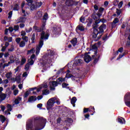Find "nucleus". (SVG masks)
Returning a JSON list of instances; mask_svg holds the SVG:
<instances>
[{
    "instance_id": "nucleus-1",
    "label": "nucleus",
    "mask_w": 130,
    "mask_h": 130,
    "mask_svg": "<svg viewBox=\"0 0 130 130\" xmlns=\"http://www.w3.org/2000/svg\"><path fill=\"white\" fill-rule=\"evenodd\" d=\"M106 29V25L103 24L99 27V30L97 29V27L93 28V33L92 35L93 38L96 39V40H99L102 36L103 33L104 32V30Z\"/></svg>"
},
{
    "instance_id": "nucleus-2",
    "label": "nucleus",
    "mask_w": 130,
    "mask_h": 130,
    "mask_svg": "<svg viewBox=\"0 0 130 130\" xmlns=\"http://www.w3.org/2000/svg\"><path fill=\"white\" fill-rule=\"evenodd\" d=\"M48 37H49V34H48V31H46V32L43 31L41 34V39L40 41V43L39 45L37 46L36 48V54L38 55L39 54V52H40V49L42 47L43 45V39H48Z\"/></svg>"
},
{
    "instance_id": "nucleus-3",
    "label": "nucleus",
    "mask_w": 130,
    "mask_h": 130,
    "mask_svg": "<svg viewBox=\"0 0 130 130\" xmlns=\"http://www.w3.org/2000/svg\"><path fill=\"white\" fill-rule=\"evenodd\" d=\"M102 16V14L101 13H96L94 16V14L92 15V18L95 20V22L92 25L93 28H98L99 26V24L100 23V21L99 19H100V17Z\"/></svg>"
},
{
    "instance_id": "nucleus-4",
    "label": "nucleus",
    "mask_w": 130,
    "mask_h": 130,
    "mask_svg": "<svg viewBox=\"0 0 130 130\" xmlns=\"http://www.w3.org/2000/svg\"><path fill=\"white\" fill-rule=\"evenodd\" d=\"M54 103H55V99L53 98L48 100L47 103V108L48 110L52 108Z\"/></svg>"
},
{
    "instance_id": "nucleus-5",
    "label": "nucleus",
    "mask_w": 130,
    "mask_h": 130,
    "mask_svg": "<svg viewBox=\"0 0 130 130\" xmlns=\"http://www.w3.org/2000/svg\"><path fill=\"white\" fill-rule=\"evenodd\" d=\"M49 53L50 54V55H49L48 56V58L46 57V59L47 61V62H48V63H51L52 61V59H50L49 57H51L52 58V56H53V55H54V54H55V53L54 52V51L51 50H49Z\"/></svg>"
},
{
    "instance_id": "nucleus-6",
    "label": "nucleus",
    "mask_w": 130,
    "mask_h": 130,
    "mask_svg": "<svg viewBox=\"0 0 130 130\" xmlns=\"http://www.w3.org/2000/svg\"><path fill=\"white\" fill-rule=\"evenodd\" d=\"M33 128V121L29 120L26 124L27 130H32Z\"/></svg>"
},
{
    "instance_id": "nucleus-7",
    "label": "nucleus",
    "mask_w": 130,
    "mask_h": 130,
    "mask_svg": "<svg viewBox=\"0 0 130 130\" xmlns=\"http://www.w3.org/2000/svg\"><path fill=\"white\" fill-rule=\"evenodd\" d=\"M50 85V88L51 89V90H55V87H56V86H57V85H58V82L57 83V82L56 81H52V82H50L49 83Z\"/></svg>"
},
{
    "instance_id": "nucleus-8",
    "label": "nucleus",
    "mask_w": 130,
    "mask_h": 130,
    "mask_svg": "<svg viewBox=\"0 0 130 130\" xmlns=\"http://www.w3.org/2000/svg\"><path fill=\"white\" fill-rule=\"evenodd\" d=\"M84 59L85 62H87V63H88V62H90V61H91V60H92V58L90 55L88 54V53H85Z\"/></svg>"
},
{
    "instance_id": "nucleus-9",
    "label": "nucleus",
    "mask_w": 130,
    "mask_h": 130,
    "mask_svg": "<svg viewBox=\"0 0 130 130\" xmlns=\"http://www.w3.org/2000/svg\"><path fill=\"white\" fill-rule=\"evenodd\" d=\"M36 59V57L35 56V54H32L29 59L28 60V62L29 63L30 66H32L34 63V60Z\"/></svg>"
},
{
    "instance_id": "nucleus-10",
    "label": "nucleus",
    "mask_w": 130,
    "mask_h": 130,
    "mask_svg": "<svg viewBox=\"0 0 130 130\" xmlns=\"http://www.w3.org/2000/svg\"><path fill=\"white\" fill-rule=\"evenodd\" d=\"M78 2L73 1V0H66V5L67 6H73V5H78Z\"/></svg>"
},
{
    "instance_id": "nucleus-11",
    "label": "nucleus",
    "mask_w": 130,
    "mask_h": 130,
    "mask_svg": "<svg viewBox=\"0 0 130 130\" xmlns=\"http://www.w3.org/2000/svg\"><path fill=\"white\" fill-rule=\"evenodd\" d=\"M26 17L20 16L18 19L16 20V23L17 24L19 23H25V22H26Z\"/></svg>"
},
{
    "instance_id": "nucleus-12",
    "label": "nucleus",
    "mask_w": 130,
    "mask_h": 130,
    "mask_svg": "<svg viewBox=\"0 0 130 130\" xmlns=\"http://www.w3.org/2000/svg\"><path fill=\"white\" fill-rule=\"evenodd\" d=\"M83 62H84L83 60L81 59H78L75 60V62L74 63V66H81Z\"/></svg>"
},
{
    "instance_id": "nucleus-13",
    "label": "nucleus",
    "mask_w": 130,
    "mask_h": 130,
    "mask_svg": "<svg viewBox=\"0 0 130 130\" xmlns=\"http://www.w3.org/2000/svg\"><path fill=\"white\" fill-rule=\"evenodd\" d=\"M44 127V126L43 124H37V125H35V130H40L42 129Z\"/></svg>"
},
{
    "instance_id": "nucleus-14",
    "label": "nucleus",
    "mask_w": 130,
    "mask_h": 130,
    "mask_svg": "<svg viewBox=\"0 0 130 130\" xmlns=\"http://www.w3.org/2000/svg\"><path fill=\"white\" fill-rule=\"evenodd\" d=\"M119 22V20L118 18H115L113 20V22H112V28H114L116 26V24Z\"/></svg>"
},
{
    "instance_id": "nucleus-15",
    "label": "nucleus",
    "mask_w": 130,
    "mask_h": 130,
    "mask_svg": "<svg viewBox=\"0 0 130 130\" xmlns=\"http://www.w3.org/2000/svg\"><path fill=\"white\" fill-rule=\"evenodd\" d=\"M6 98H7V94L1 93L0 94V103L4 101V100H5Z\"/></svg>"
},
{
    "instance_id": "nucleus-16",
    "label": "nucleus",
    "mask_w": 130,
    "mask_h": 130,
    "mask_svg": "<svg viewBox=\"0 0 130 130\" xmlns=\"http://www.w3.org/2000/svg\"><path fill=\"white\" fill-rule=\"evenodd\" d=\"M37 99L36 98V96L34 95L31 96L28 99V102H33V101H36Z\"/></svg>"
},
{
    "instance_id": "nucleus-17",
    "label": "nucleus",
    "mask_w": 130,
    "mask_h": 130,
    "mask_svg": "<svg viewBox=\"0 0 130 130\" xmlns=\"http://www.w3.org/2000/svg\"><path fill=\"white\" fill-rule=\"evenodd\" d=\"M98 45V44H94L92 46V49L94 50V54H97V49L98 47L97 46Z\"/></svg>"
},
{
    "instance_id": "nucleus-18",
    "label": "nucleus",
    "mask_w": 130,
    "mask_h": 130,
    "mask_svg": "<svg viewBox=\"0 0 130 130\" xmlns=\"http://www.w3.org/2000/svg\"><path fill=\"white\" fill-rule=\"evenodd\" d=\"M66 81V78H62V77H60L57 79V82H58V84H60L61 83H62V82H65Z\"/></svg>"
},
{
    "instance_id": "nucleus-19",
    "label": "nucleus",
    "mask_w": 130,
    "mask_h": 130,
    "mask_svg": "<svg viewBox=\"0 0 130 130\" xmlns=\"http://www.w3.org/2000/svg\"><path fill=\"white\" fill-rule=\"evenodd\" d=\"M37 19H40L42 17V12L41 11H39L36 15Z\"/></svg>"
},
{
    "instance_id": "nucleus-20",
    "label": "nucleus",
    "mask_w": 130,
    "mask_h": 130,
    "mask_svg": "<svg viewBox=\"0 0 130 130\" xmlns=\"http://www.w3.org/2000/svg\"><path fill=\"white\" fill-rule=\"evenodd\" d=\"M76 101H77V98L76 97H73L71 100V104L73 105V107H75L76 106Z\"/></svg>"
},
{
    "instance_id": "nucleus-21",
    "label": "nucleus",
    "mask_w": 130,
    "mask_h": 130,
    "mask_svg": "<svg viewBox=\"0 0 130 130\" xmlns=\"http://www.w3.org/2000/svg\"><path fill=\"white\" fill-rule=\"evenodd\" d=\"M0 120L2 122V123H4V122L6 121V117H5L3 115H0Z\"/></svg>"
},
{
    "instance_id": "nucleus-22",
    "label": "nucleus",
    "mask_w": 130,
    "mask_h": 130,
    "mask_svg": "<svg viewBox=\"0 0 130 130\" xmlns=\"http://www.w3.org/2000/svg\"><path fill=\"white\" fill-rule=\"evenodd\" d=\"M10 61H9V63H13L15 62V58H14V56L13 55L10 56Z\"/></svg>"
},
{
    "instance_id": "nucleus-23",
    "label": "nucleus",
    "mask_w": 130,
    "mask_h": 130,
    "mask_svg": "<svg viewBox=\"0 0 130 130\" xmlns=\"http://www.w3.org/2000/svg\"><path fill=\"white\" fill-rule=\"evenodd\" d=\"M71 42L73 46H75L77 43V38H74Z\"/></svg>"
},
{
    "instance_id": "nucleus-24",
    "label": "nucleus",
    "mask_w": 130,
    "mask_h": 130,
    "mask_svg": "<svg viewBox=\"0 0 130 130\" xmlns=\"http://www.w3.org/2000/svg\"><path fill=\"white\" fill-rule=\"evenodd\" d=\"M27 3L25 4L26 6H32V4L33 3V1L32 0H26Z\"/></svg>"
},
{
    "instance_id": "nucleus-25",
    "label": "nucleus",
    "mask_w": 130,
    "mask_h": 130,
    "mask_svg": "<svg viewBox=\"0 0 130 130\" xmlns=\"http://www.w3.org/2000/svg\"><path fill=\"white\" fill-rule=\"evenodd\" d=\"M36 5V8H40L41 6H42L43 3L42 2H36L35 3Z\"/></svg>"
},
{
    "instance_id": "nucleus-26",
    "label": "nucleus",
    "mask_w": 130,
    "mask_h": 130,
    "mask_svg": "<svg viewBox=\"0 0 130 130\" xmlns=\"http://www.w3.org/2000/svg\"><path fill=\"white\" fill-rule=\"evenodd\" d=\"M57 32H58V29H57V27L54 26L53 27V33H54V34H57Z\"/></svg>"
},
{
    "instance_id": "nucleus-27",
    "label": "nucleus",
    "mask_w": 130,
    "mask_h": 130,
    "mask_svg": "<svg viewBox=\"0 0 130 130\" xmlns=\"http://www.w3.org/2000/svg\"><path fill=\"white\" fill-rule=\"evenodd\" d=\"M12 72H8L6 74V77L7 79H11L12 77Z\"/></svg>"
},
{
    "instance_id": "nucleus-28",
    "label": "nucleus",
    "mask_w": 130,
    "mask_h": 130,
    "mask_svg": "<svg viewBox=\"0 0 130 130\" xmlns=\"http://www.w3.org/2000/svg\"><path fill=\"white\" fill-rule=\"evenodd\" d=\"M19 44L20 47H24V46L26 45V43L24 41H21Z\"/></svg>"
},
{
    "instance_id": "nucleus-29",
    "label": "nucleus",
    "mask_w": 130,
    "mask_h": 130,
    "mask_svg": "<svg viewBox=\"0 0 130 130\" xmlns=\"http://www.w3.org/2000/svg\"><path fill=\"white\" fill-rule=\"evenodd\" d=\"M13 11H19V5L16 4L14 6Z\"/></svg>"
},
{
    "instance_id": "nucleus-30",
    "label": "nucleus",
    "mask_w": 130,
    "mask_h": 130,
    "mask_svg": "<svg viewBox=\"0 0 130 130\" xmlns=\"http://www.w3.org/2000/svg\"><path fill=\"white\" fill-rule=\"evenodd\" d=\"M22 39L24 42H28V40H29V38L25 36L24 37H22Z\"/></svg>"
},
{
    "instance_id": "nucleus-31",
    "label": "nucleus",
    "mask_w": 130,
    "mask_h": 130,
    "mask_svg": "<svg viewBox=\"0 0 130 130\" xmlns=\"http://www.w3.org/2000/svg\"><path fill=\"white\" fill-rule=\"evenodd\" d=\"M118 121L121 124L123 123V122H125V120L123 118H118Z\"/></svg>"
},
{
    "instance_id": "nucleus-32",
    "label": "nucleus",
    "mask_w": 130,
    "mask_h": 130,
    "mask_svg": "<svg viewBox=\"0 0 130 130\" xmlns=\"http://www.w3.org/2000/svg\"><path fill=\"white\" fill-rule=\"evenodd\" d=\"M70 70H68L67 71V74H66V78H72V77H73V75L71 74H70Z\"/></svg>"
},
{
    "instance_id": "nucleus-33",
    "label": "nucleus",
    "mask_w": 130,
    "mask_h": 130,
    "mask_svg": "<svg viewBox=\"0 0 130 130\" xmlns=\"http://www.w3.org/2000/svg\"><path fill=\"white\" fill-rule=\"evenodd\" d=\"M31 43L35 42V34H33L31 37Z\"/></svg>"
},
{
    "instance_id": "nucleus-34",
    "label": "nucleus",
    "mask_w": 130,
    "mask_h": 130,
    "mask_svg": "<svg viewBox=\"0 0 130 130\" xmlns=\"http://www.w3.org/2000/svg\"><path fill=\"white\" fill-rule=\"evenodd\" d=\"M49 94V90L45 89L43 90V95H48Z\"/></svg>"
},
{
    "instance_id": "nucleus-35",
    "label": "nucleus",
    "mask_w": 130,
    "mask_h": 130,
    "mask_svg": "<svg viewBox=\"0 0 130 130\" xmlns=\"http://www.w3.org/2000/svg\"><path fill=\"white\" fill-rule=\"evenodd\" d=\"M26 62V58L25 57H22L21 59V65L23 66L25 63Z\"/></svg>"
},
{
    "instance_id": "nucleus-36",
    "label": "nucleus",
    "mask_w": 130,
    "mask_h": 130,
    "mask_svg": "<svg viewBox=\"0 0 130 130\" xmlns=\"http://www.w3.org/2000/svg\"><path fill=\"white\" fill-rule=\"evenodd\" d=\"M116 13L117 16H119V15H120V14H121V9H116Z\"/></svg>"
},
{
    "instance_id": "nucleus-37",
    "label": "nucleus",
    "mask_w": 130,
    "mask_h": 130,
    "mask_svg": "<svg viewBox=\"0 0 130 130\" xmlns=\"http://www.w3.org/2000/svg\"><path fill=\"white\" fill-rule=\"evenodd\" d=\"M77 28L79 29V30H80V31H84L85 29L84 27L81 25L78 26Z\"/></svg>"
},
{
    "instance_id": "nucleus-38",
    "label": "nucleus",
    "mask_w": 130,
    "mask_h": 130,
    "mask_svg": "<svg viewBox=\"0 0 130 130\" xmlns=\"http://www.w3.org/2000/svg\"><path fill=\"white\" fill-rule=\"evenodd\" d=\"M104 11V8L101 7L99 9V12L98 13V14H102V13H103V11Z\"/></svg>"
},
{
    "instance_id": "nucleus-39",
    "label": "nucleus",
    "mask_w": 130,
    "mask_h": 130,
    "mask_svg": "<svg viewBox=\"0 0 130 130\" xmlns=\"http://www.w3.org/2000/svg\"><path fill=\"white\" fill-rule=\"evenodd\" d=\"M7 108H8V111H12V105L8 104Z\"/></svg>"
},
{
    "instance_id": "nucleus-40",
    "label": "nucleus",
    "mask_w": 130,
    "mask_h": 130,
    "mask_svg": "<svg viewBox=\"0 0 130 130\" xmlns=\"http://www.w3.org/2000/svg\"><path fill=\"white\" fill-rule=\"evenodd\" d=\"M21 100H22V99L21 98H18V99H16L15 100L14 102H15V103L16 104H19V103H20L19 101H21Z\"/></svg>"
},
{
    "instance_id": "nucleus-41",
    "label": "nucleus",
    "mask_w": 130,
    "mask_h": 130,
    "mask_svg": "<svg viewBox=\"0 0 130 130\" xmlns=\"http://www.w3.org/2000/svg\"><path fill=\"white\" fill-rule=\"evenodd\" d=\"M16 81L17 83H20L21 78L20 77V76H17L16 77Z\"/></svg>"
},
{
    "instance_id": "nucleus-42",
    "label": "nucleus",
    "mask_w": 130,
    "mask_h": 130,
    "mask_svg": "<svg viewBox=\"0 0 130 130\" xmlns=\"http://www.w3.org/2000/svg\"><path fill=\"white\" fill-rule=\"evenodd\" d=\"M15 41L17 44H19L21 42V38H17L16 39Z\"/></svg>"
},
{
    "instance_id": "nucleus-43",
    "label": "nucleus",
    "mask_w": 130,
    "mask_h": 130,
    "mask_svg": "<svg viewBox=\"0 0 130 130\" xmlns=\"http://www.w3.org/2000/svg\"><path fill=\"white\" fill-rule=\"evenodd\" d=\"M29 68H30V65L29 64V63L26 64L25 66V71H28Z\"/></svg>"
},
{
    "instance_id": "nucleus-44",
    "label": "nucleus",
    "mask_w": 130,
    "mask_h": 130,
    "mask_svg": "<svg viewBox=\"0 0 130 130\" xmlns=\"http://www.w3.org/2000/svg\"><path fill=\"white\" fill-rule=\"evenodd\" d=\"M68 86H69V84H68V83H63L62 84V88H67L68 87Z\"/></svg>"
},
{
    "instance_id": "nucleus-45",
    "label": "nucleus",
    "mask_w": 130,
    "mask_h": 130,
    "mask_svg": "<svg viewBox=\"0 0 130 130\" xmlns=\"http://www.w3.org/2000/svg\"><path fill=\"white\" fill-rule=\"evenodd\" d=\"M123 4V2L122 1H121L118 5V7L119 9H120L121 7H122V5Z\"/></svg>"
},
{
    "instance_id": "nucleus-46",
    "label": "nucleus",
    "mask_w": 130,
    "mask_h": 130,
    "mask_svg": "<svg viewBox=\"0 0 130 130\" xmlns=\"http://www.w3.org/2000/svg\"><path fill=\"white\" fill-rule=\"evenodd\" d=\"M47 18H48V14H47V13H46L44 15L43 20H45V21H46V20H47Z\"/></svg>"
},
{
    "instance_id": "nucleus-47",
    "label": "nucleus",
    "mask_w": 130,
    "mask_h": 130,
    "mask_svg": "<svg viewBox=\"0 0 130 130\" xmlns=\"http://www.w3.org/2000/svg\"><path fill=\"white\" fill-rule=\"evenodd\" d=\"M22 16H23V17H26V11L23 9H22Z\"/></svg>"
},
{
    "instance_id": "nucleus-48",
    "label": "nucleus",
    "mask_w": 130,
    "mask_h": 130,
    "mask_svg": "<svg viewBox=\"0 0 130 130\" xmlns=\"http://www.w3.org/2000/svg\"><path fill=\"white\" fill-rule=\"evenodd\" d=\"M127 97L130 98V93L128 94H126L124 96L125 100H127Z\"/></svg>"
},
{
    "instance_id": "nucleus-49",
    "label": "nucleus",
    "mask_w": 130,
    "mask_h": 130,
    "mask_svg": "<svg viewBox=\"0 0 130 130\" xmlns=\"http://www.w3.org/2000/svg\"><path fill=\"white\" fill-rule=\"evenodd\" d=\"M14 49L15 48H14L13 46H12L11 47L8 49V51L12 52V51H14Z\"/></svg>"
},
{
    "instance_id": "nucleus-50",
    "label": "nucleus",
    "mask_w": 130,
    "mask_h": 130,
    "mask_svg": "<svg viewBox=\"0 0 130 130\" xmlns=\"http://www.w3.org/2000/svg\"><path fill=\"white\" fill-rule=\"evenodd\" d=\"M15 31H18L19 30V25H15L13 28Z\"/></svg>"
},
{
    "instance_id": "nucleus-51",
    "label": "nucleus",
    "mask_w": 130,
    "mask_h": 130,
    "mask_svg": "<svg viewBox=\"0 0 130 130\" xmlns=\"http://www.w3.org/2000/svg\"><path fill=\"white\" fill-rule=\"evenodd\" d=\"M21 35L22 36V37L26 36V32H25V31H22L21 32Z\"/></svg>"
},
{
    "instance_id": "nucleus-52",
    "label": "nucleus",
    "mask_w": 130,
    "mask_h": 130,
    "mask_svg": "<svg viewBox=\"0 0 130 130\" xmlns=\"http://www.w3.org/2000/svg\"><path fill=\"white\" fill-rule=\"evenodd\" d=\"M1 110L4 112L5 111V109H6V107H5V106L4 105H1Z\"/></svg>"
},
{
    "instance_id": "nucleus-53",
    "label": "nucleus",
    "mask_w": 130,
    "mask_h": 130,
    "mask_svg": "<svg viewBox=\"0 0 130 130\" xmlns=\"http://www.w3.org/2000/svg\"><path fill=\"white\" fill-rule=\"evenodd\" d=\"M9 64H11V63H9V62H8V63H5L4 64V66H3V69H5V68H6V67H9Z\"/></svg>"
},
{
    "instance_id": "nucleus-54",
    "label": "nucleus",
    "mask_w": 130,
    "mask_h": 130,
    "mask_svg": "<svg viewBox=\"0 0 130 130\" xmlns=\"http://www.w3.org/2000/svg\"><path fill=\"white\" fill-rule=\"evenodd\" d=\"M29 91H27L24 94V97L26 98L29 95Z\"/></svg>"
},
{
    "instance_id": "nucleus-55",
    "label": "nucleus",
    "mask_w": 130,
    "mask_h": 130,
    "mask_svg": "<svg viewBox=\"0 0 130 130\" xmlns=\"http://www.w3.org/2000/svg\"><path fill=\"white\" fill-rule=\"evenodd\" d=\"M9 16L8 18H11L12 17V15H13V11H10L9 13H8Z\"/></svg>"
},
{
    "instance_id": "nucleus-56",
    "label": "nucleus",
    "mask_w": 130,
    "mask_h": 130,
    "mask_svg": "<svg viewBox=\"0 0 130 130\" xmlns=\"http://www.w3.org/2000/svg\"><path fill=\"white\" fill-rule=\"evenodd\" d=\"M125 103L127 106H128V107H130V101H128V102L125 101Z\"/></svg>"
},
{
    "instance_id": "nucleus-57",
    "label": "nucleus",
    "mask_w": 130,
    "mask_h": 130,
    "mask_svg": "<svg viewBox=\"0 0 130 130\" xmlns=\"http://www.w3.org/2000/svg\"><path fill=\"white\" fill-rule=\"evenodd\" d=\"M18 93H19V90L15 89L14 91V94L16 96V95H17V94H18Z\"/></svg>"
},
{
    "instance_id": "nucleus-58",
    "label": "nucleus",
    "mask_w": 130,
    "mask_h": 130,
    "mask_svg": "<svg viewBox=\"0 0 130 130\" xmlns=\"http://www.w3.org/2000/svg\"><path fill=\"white\" fill-rule=\"evenodd\" d=\"M94 9L95 11H98V10H99V8L98 7V6L96 5H94Z\"/></svg>"
},
{
    "instance_id": "nucleus-59",
    "label": "nucleus",
    "mask_w": 130,
    "mask_h": 130,
    "mask_svg": "<svg viewBox=\"0 0 130 130\" xmlns=\"http://www.w3.org/2000/svg\"><path fill=\"white\" fill-rule=\"evenodd\" d=\"M99 21H100V22H102V23H105V22L106 21V20H105V19L104 18H102L99 20Z\"/></svg>"
},
{
    "instance_id": "nucleus-60",
    "label": "nucleus",
    "mask_w": 130,
    "mask_h": 130,
    "mask_svg": "<svg viewBox=\"0 0 130 130\" xmlns=\"http://www.w3.org/2000/svg\"><path fill=\"white\" fill-rule=\"evenodd\" d=\"M88 111H89V108H84V109L83 112L84 113H87V112H88Z\"/></svg>"
},
{
    "instance_id": "nucleus-61",
    "label": "nucleus",
    "mask_w": 130,
    "mask_h": 130,
    "mask_svg": "<svg viewBox=\"0 0 130 130\" xmlns=\"http://www.w3.org/2000/svg\"><path fill=\"white\" fill-rule=\"evenodd\" d=\"M123 51V48L122 47H120V48H119V49L118 50V51L119 52H122V51Z\"/></svg>"
},
{
    "instance_id": "nucleus-62",
    "label": "nucleus",
    "mask_w": 130,
    "mask_h": 130,
    "mask_svg": "<svg viewBox=\"0 0 130 130\" xmlns=\"http://www.w3.org/2000/svg\"><path fill=\"white\" fill-rule=\"evenodd\" d=\"M80 20V22H82V23H83L84 21H85V18L81 17Z\"/></svg>"
},
{
    "instance_id": "nucleus-63",
    "label": "nucleus",
    "mask_w": 130,
    "mask_h": 130,
    "mask_svg": "<svg viewBox=\"0 0 130 130\" xmlns=\"http://www.w3.org/2000/svg\"><path fill=\"white\" fill-rule=\"evenodd\" d=\"M4 84H8L9 83V80L8 79H5L3 80Z\"/></svg>"
},
{
    "instance_id": "nucleus-64",
    "label": "nucleus",
    "mask_w": 130,
    "mask_h": 130,
    "mask_svg": "<svg viewBox=\"0 0 130 130\" xmlns=\"http://www.w3.org/2000/svg\"><path fill=\"white\" fill-rule=\"evenodd\" d=\"M19 26L20 28H24V27H25V24L24 23H20Z\"/></svg>"
}]
</instances>
